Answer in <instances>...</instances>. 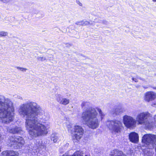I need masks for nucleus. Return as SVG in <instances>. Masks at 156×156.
I'll return each mask as SVG.
<instances>
[{
    "mask_svg": "<svg viewBox=\"0 0 156 156\" xmlns=\"http://www.w3.org/2000/svg\"><path fill=\"white\" fill-rule=\"evenodd\" d=\"M18 112L20 115L26 118L25 126L31 139L47 134L49 124L45 121L48 117L36 103L27 102L23 104L20 106Z\"/></svg>",
    "mask_w": 156,
    "mask_h": 156,
    "instance_id": "1",
    "label": "nucleus"
},
{
    "mask_svg": "<svg viewBox=\"0 0 156 156\" xmlns=\"http://www.w3.org/2000/svg\"><path fill=\"white\" fill-rule=\"evenodd\" d=\"M82 108L85 111L82 114L81 118L87 125L90 128L94 129L99 126L100 121L98 118V113L96 109L99 113L101 120L104 118L105 115L101 109L98 108H96L91 106V104L89 102L84 101L81 104Z\"/></svg>",
    "mask_w": 156,
    "mask_h": 156,
    "instance_id": "2",
    "label": "nucleus"
},
{
    "mask_svg": "<svg viewBox=\"0 0 156 156\" xmlns=\"http://www.w3.org/2000/svg\"><path fill=\"white\" fill-rule=\"evenodd\" d=\"M14 108L12 102L9 99H5L0 95V118L2 122L8 124L12 122L14 118Z\"/></svg>",
    "mask_w": 156,
    "mask_h": 156,
    "instance_id": "3",
    "label": "nucleus"
},
{
    "mask_svg": "<svg viewBox=\"0 0 156 156\" xmlns=\"http://www.w3.org/2000/svg\"><path fill=\"white\" fill-rule=\"evenodd\" d=\"M156 135L151 134H144L142 137V142L147 145L149 148L144 151V156H153V153L151 149L156 145Z\"/></svg>",
    "mask_w": 156,
    "mask_h": 156,
    "instance_id": "4",
    "label": "nucleus"
},
{
    "mask_svg": "<svg viewBox=\"0 0 156 156\" xmlns=\"http://www.w3.org/2000/svg\"><path fill=\"white\" fill-rule=\"evenodd\" d=\"M106 126L110 131L115 134L120 133L122 128V122L116 119L107 120L106 122Z\"/></svg>",
    "mask_w": 156,
    "mask_h": 156,
    "instance_id": "5",
    "label": "nucleus"
},
{
    "mask_svg": "<svg viewBox=\"0 0 156 156\" xmlns=\"http://www.w3.org/2000/svg\"><path fill=\"white\" fill-rule=\"evenodd\" d=\"M150 115L148 112L141 113L138 115L136 119L139 124H144L148 128H151L153 126V123L149 121Z\"/></svg>",
    "mask_w": 156,
    "mask_h": 156,
    "instance_id": "6",
    "label": "nucleus"
},
{
    "mask_svg": "<svg viewBox=\"0 0 156 156\" xmlns=\"http://www.w3.org/2000/svg\"><path fill=\"white\" fill-rule=\"evenodd\" d=\"M84 132V130L81 126L79 125L75 126L73 130L72 133L73 142H77L79 141L82 137Z\"/></svg>",
    "mask_w": 156,
    "mask_h": 156,
    "instance_id": "7",
    "label": "nucleus"
},
{
    "mask_svg": "<svg viewBox=\"0 0 156 156\" xmlns=\"http://www.w3.org/2000/svg\"><path fill=\"white\" fill-rule=\"evenodd\" d=\"M123 123L127 128H131L135 126L136 123V120L133 117L127 115L123 117Z\"/></svg>",
    "mask_w": 156,
    "mask_h": 156,
    "instance_id": "8",
    "label": "nucleus"
},
{
    "mask_svg": "<svg viewBox=\"0 0 156 156\" xmlns=\"http://www.w3.org/2000/svg\"><path fill=\"white\" fill-rule=\"evenodd\" d=\"M156 98V94L152 91L146 92L144 95V100L147 102L154 100Z\"/></svg>",
    "mask_w": 156,
    "mask_h": 156,
    "instance_id": "9",
    "label": "nucleus"
},
{
    "mask_svg": "<svg viewBox=\"0 0 156 156\" xmlns=\"http://www.w3.org/2000/svg\"><path fill=\"white\" fill-rule=\"evenodd\" d=\"M130 141L132 143H137L139 141V136L137 133L135 132L130 133L129 136Z\"/></svg>",
    "mask_w": 156,
    "mask_h": 156,
    "instance_id": "10",
    "label": "nucleus"
},
{
    "mask_svg": "<svg viewBox=\"0 0 156 156\" xmlns=\"http://www.w3.org/2000/svg\"><path fill=\"white\" fill-rule=\"evenodd\" d=\"M20 138L21 139L19 140H16V144L13 146L14 149L20 148L24 144L25 142L23 138L20 136H17V138Z\"/></svg>",
    "mask_w": 156,
    "mask_h": 156,
    "instance_id": "11",
    "label": "nucleus"
},
{
    "mask_svg": "<svg viewBox=\"0 0 156 156\" xmlns=\"http://www.w3.org/2000/svg\"><path fill=\"white\" fill-rule=\"evenodd\" d=\"M19 153L13 151H3L1 154V156H18Z\"/></svg>",
    "mask_w": 156,
    "mask_h": 156,
    "instance_id": "12",
    "label": "nucleus"
},
{
    "mask_svg": "<svg viewBox=\"0 0 156 156\" xmlns=\"http://www.w3.org/2000/svg\"><path fill=\"white\" fill-rule=\"evenodd\" d=\"M21 139L20 138H17V136H9V144L11 145V147H12L13 148V146H15L16 143V140H19Z\"/></svg>",
    "mask_w": 156,
    "mask_h": 156,
    "instance_id": "13",
    "label": "nucleus"
},
{
    "mask_svg": "<svg viewBox=\"0 0 156 156\" xmlns=\"http://www.w3.org/2000/svg\"><path fill=\"white\" fill-rule=\"evenodd\" d=\"M7 130L10 133L13 134H19L22 131L21 128L17 126L12 128L8 129Z\"/></svg>",
    "mask_w": 156,
    "mask_h": 156,
    "instance_id": "14",
    "label": "nucleus"
},
{
    "mask_svg": "<svg viewBox=\"0 0 156 156\" xmlns=\"http://www.w3.org/2000/svg\"><path fill=\"white\" fill-rule=\"evenodd\" d=\"M110 155V156H126L122 151L116 149L112 151L111 152Z\"/></svg>",
    "mask_w": 156,
    "mask_h": 156,
    "instance_id": "15",
    "label": "nucleus"
},
{
    "mask_svg": "<svg viewBox=\"0 0 156 156\" xmlns=\"http://www.w3.org/2000/svg\"><path fill=\"white\" fill-rule=\"evenodd\" d=\"M122 109L118 108H117L115 109H113L111 112V114L112 116L115 117L116 115L122 113Z\"/></svg>",
    "mask_w": 156,
    "mask_h": 156,
    "instance_id": "16",
    "label": "nucleus"
},
{
    "mask_svg": "<svg viewBox=\"0 0 156 156\" xmlns=\"http://www.w3.org/2000/svg\"><path fill=\"white\" fill-rule=\"evenodd\" d=\"M51 139L54 142H56L58 139V134L55 133H53L51 135Z\"/></svg>",
    "mask_w": 156,
    "mask_h": 156,
    "instance_id": "17",
    "label": "nucleus"
},
{
    "mask_svg": "<svg viewBox=\"0 0 156 156\" xmlns=\"http://www.w3.org/2000/svg\"><path fill=\"white\" fill-rule=\"evenodd\" d=\"M75 151L73 150H71L68 151L66 153L63 154L62 156H74V153Z\"/></svg>",
    "mask_w": 156,
    "mask_h": 156,
    "instance_id": "18",
    "label": "nucleus"
},
{
    "mask_svg": "<svg viewBox=\"0 0 156 156\" xmlns=\"http://www.w3.org/2000/svg\"><path fill=\"white\" fill-rule=\"evenodd\" d=\"M74 156H84V153L81 150L75 151L74 153Z\"/></svg>",
    "mask_w": 156,
    "mask_h": 156,
    "instance_id": "19",
    "label": "nucleus"
},
{
    "mask_svg": "<svg viewBox=\"0 0 156 156\" xmlns=\"http://www.w3.org/2000/svg\"><path fill=\"white\" fill-rule=\"evenodd\" d=\"M69 99L66 98H63L60 104L64 105H66L68 104L69 103Z\"/></svg>",
    "mask_w": 156,
    "mask_h": 156,
    "instance_id": "20",
    "label": "nucleus"
},
{
    "mask_svg": "<svg viewBox=\"0 0 156 156\" xmlns=\"http://www.w3.org/2000/svg\"><path fill=\"white\" fill-rule=\"evenodd\" d=\"M94 22H95L105 24H107L108 23L107 21L105 20H98V21H97L96 20H94Z\"/></svg>",
    "mask_w": 156,
    "mask_h": 156,
    "instance_id": "21",
    "label": "nucleus"
},
{
    "mask_svg": "<svg viewBox=\"0 0 156 156\" xmlns=\"http://www.w3.org/2000/svg\"><path fill=\"white\" fill-rule=\"evenodd\" d=\"M26 148H27V149L28 150L29 152H31L33 150L35 149L34 148L35 147H34L30 145V146L28 145Z\"/></svg>",
    "mask_w": 156,
    "mask_h": 156,
    "instance_id": "22",
    "label": "nucleus"
},
{
    "mask_svg": "<svg viewBox=\"0 0 156 156\" xmlns=\"http://www.w3.org/2000/svg\"><path fill=\"white\" fill-rule=\"evenodd\" d=\"M63 98L62 95L60 94H58L57 96V100L60 104Z\"/></svg>",
    "mask_w": 156,
    "mask_h": 156,
    "instance_id": "23",
    "label": "nucleus"
},
{
    "mask_svg": "<svg viewBox=\"0 0 156 156\" xmlns=\"http://www.w3.org/2000/svg\"><path fill=\"white\" fill-rule=\"evenodd\" d=\"M37 59L38 60H41L42 61H43L46 60V58L43 57H38Z\"/></svg>",
    "mask_w": 156,
    "mask_h": 156,
    "instance_id": "24",
    "label": "nucleus"
},
{
    "mask_svg": "<svg viewBox=\"0 0 156 156\" xmlns=\"http://www.w3.org/2000/svg\"><path fill=\"white\" fill-rule=\"evenodd\" d=\"M8 34V33L4 31L0 32V36H7Z\"/></svg>",
    "mask_w": 156,
    "mask_h": 156,
    "instance_id": "25",
    "label": "nucleus"
},
{
    "mask_svg": "<svg viewBox=\"0 0 156 156\" xmlns=\"http://www.w3.org/2000/svg\"><path fill=\"white\" fill-rule=\"evenodd\" d=\"M18 69L20 70L21 71H22L25 72L27 69L26 68H24L18 66H17L16 67Z\"/></svg>",
    "mask_w": 156,
    "mask_h": 156,
    "instance_id": "26",
    "label": "nucleus"
},
{
    "mask_svg": "<svg viewBox=\"0 0 156 156\" xmlns=\"http://www.w3.org/2000/svg\"><path fill=\"white\" fill-rule=\"evenodd\" d=\"M83 26L87 25L90 24V23L87 21L83 20Z\"/></svg>",
    "mask_w": 156,
    "mask_h": 156,
    "instance_id": "27",
    "label": "nucleus"
},
{
    "mask_svg": "<svg viewBox=\"0 0 156 156\" xmlns=\"http://www.w3.org/2000/svg\"><path fill=\"white\" fill-rule=\"evenodd\" d=\"M76 4L78 5L79 6H82L83 4H82L80 2V1L79 0H76Z\"/></svg>",
    "mask_w": 156,
    "mask_h": 156,
    "instance_id": "28",
    "label": "nucleus"
},
{
    "mask_svg": "<svg viewBox=\"0 0 156 156\" xmlns=\"http://www.w3.org/2000/svg\"><path fill=\"white\" fill-rule=\"evenodd\" d=\"M83 21L77 22L75 23L76 25L83 26Z\"/></svg>",
    "mask_w": 156,
    "mask_h": 156,
    "instance_id": "29",
    "label": "nucleus"
},
{
    "mask_svg": "<svg viewBox=\"0 0 156 156\" xmlns=\"http://www.w3.org/2000/svg\"><path fill=\"white\" fill-rule=\"evenodd\" d=\"M69 145L68 143H66L63 147L64 150H66L68 147Z\"/></svg>",
    "mask_w": 156,
    "mask_h": 156,
    "instance_id": "30",
    "label": "nucleus"
},
{
    "mask_svg": "<svg viewBox=\"0 0 156 156\" xmlns=\"http://www.w3.org/2000/svg\"><path fill=\"white\" fill-rule=\"evenodd\" d=\"M0 1L3 3H7L9 1V0H0Z\"/></svg>",
    "mask_w": 156,
    "mask_h": 156,
    "instance_id": "31",
    "label": "nucleus"
},
{
    "mask_svg": "<svg viewBox=\"0 0 156 156\" xmlns=\"http://www.w3.org/2000/svg\"><path fill=\"white\" fill-rule=\"evenodd\" d=\"M151 105L152 106L156 108V102H153Z\"/></svg>",
    "mask_w": 156,
    "mask_h": 156,
    "instance_id": "32",
    "label": "nucleus"
},
{
    "mask_svg": "<svg viewBox=\"0 0 156 156\" xmlns=\"http://www.w3.org/2000/svg\"><path fill=\"white\" fill-rule=\"evenodd\" d=\"M132 80L133 81H135L136 82H138V81H137V80L136 79H135L134 78H132Z\"/></svg>",
    "mask_w": 156,
    "mask_h": 156,
    "instance_id": "33",
    "label": "nucleus"
},
{
    "mask_svg": "<svg viewBox=\"0 0 156 156\" xmlns=\"http://www.w3.org/2000/svg\"><path fill=\"white\" fill-rule=\"evenodd\" d=\"M85 156H90V155L87 152L85 153Z\"/></svg>",
    "mask_w": 156,
    "mask_h": 156,
    "instance_id": "34",
    "label": "nucleus"
},
{
    "mask_svg": "<svg viewBox=\"0 0 156 156\" xmlns=\"http://www.w3.org/2000/svg\"><path fill=\"white\" fill-rule=\"evenodd\" d=\"M154 121H156V115H155L154 116Z\"/></svg>",
    "mask_w": 156,
    "mask_h": 156,
    "instance_id": "35",
    "label": "nucleus"
},
{
    "mask_svg": "<svg viewBox=\"0 0 156 156\" xmlns=\"http://www.w3.org/2000/svg\"><path fill=\"white\" fill-rule=\"evenodd\" d=\"M137 78H139V79H140L141 80H142V79L140 77H139L138 76L137 77Z\"/></svg>",
    "mask_w": 156,
    "mask_h": 156,
    "instance_id": "36",
    "label": "nucleus"
},
{
    "mask_svg": "<svg viewBox=\"0 0 156 156\" xmlns=\"http://www.w3.org/2000/svg\"><path fill=\"white\" fill-rule=\"evenodd\" d=\"M143 87L145 89L147 88L148 87H147L146 86H143Z\"/></svg>",
    "mask_w": 156,
    "mask_h": 156,
    "instance_id": "37",
    "label": "nucleus"
},
{
    "mask_svg": "<svg viewBox=\"0 0 156 156\" xmlns=\"http://www.w3.org/2000/svg\"><path fill=\"white\" fill-rule=\"evenodd\" d=\"M1 134L0 133V142H1Z\"/></svg>",
    "mask_w": 156,
    "mask_h": 156,
    "instance_id": "38",
    "label": "nucleus"
},
{
    "mask_svg": "<svg viewBox=\"0 0 156 156\" xmlns=\"http://www.w3.org/2000/svg\"><path fill=\"white\" fill-rule=\"evenodd\" d=\"M30 12H31V13H34H34H36V12H34V11H30Z\"/></svg>",
    "mask_w": 156,
    "mask_h": 156,
    "instance_id": "39",
    "label": "nucleus"
},
{
    "mask_svg": "<svg viewBox=\"0 0 156 156\" xmlns=\"http://www.w3.org/2000/svg\"><path fill=\"white\" fill-rule=\"evenodd\" d=\"M59 151H60V152H62V151H61V148H60V150H59Z\"/></svg>",
    "mask_w": 156,
    "mask_h": 156,
    "instance_id": "40",
    "label": "nucleus"
},
{
    "mask_svg": "<svg viewBox=\"0 0 156 156\" xmlns=\"http://www.w3.org/2000/svg\"><path fill=\"white\" fill-rule=\"evenodd\" d=\"M154 2H156V0H152Z\"/></svg>",
    "mask_w": 156,
    "mask_h": 156,
    "instance_id": "41",
    "label": "nucleus"
},
{
    "mask_svg": "<svg viewBox=\"0 0 156 156\" xmlns=\"http://www.w3.org/2000/svg\"><path fill=\"white\" fill-rule=\"evenodd\" d=\"M153 88H154V89H155L156 90V87H154Z\"/></svg>",
    "mask_w": 156,
    "mask_h": 156,
    "instance_id": "42",
    "label": "nucleus"
},
{
    "mask_svg": "<svg viewBox=\"0 0 156 156\" xmlns=\"http://www.w3.org/2000/svg\"><path fill=\"white\" fill-rule=\"evenodd\" d=\"M1 148L0 147V152H1Z\"/></svg>",
    "mask_w": 156,
    "mask_h": 156,
    "instance_id": "43",
    "label": "nucleus"
}]
</instances>
